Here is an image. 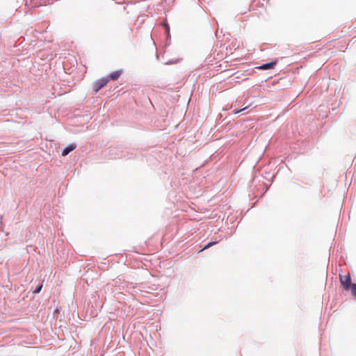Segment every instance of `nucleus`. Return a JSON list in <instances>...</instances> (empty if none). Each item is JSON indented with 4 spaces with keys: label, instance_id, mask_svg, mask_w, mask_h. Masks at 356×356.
Instances as JSON below:
<instances>
[{
    "label": "nucleus",
    "instance_id": "nucleus-3",
    "mask_svg": "<svg viewBox=\"0 0 356 356\" xmlns=\"http://www.w3.org/2000/svg\"><path fill=\"white\" fill-rule=\"evenodd\" d=\"M76 145L75 144H70V145H68L67 147H65L63 152H62V155L63 156H66L70 152H72V150H74L75 148H76Z\"/></svg>",
    "mask_w": 356,
    "mask_h": 356
},
{
    "label": "nucleus",
    "instance_id": "nucleus-8",
    "mask_svg": "<svg viewBox=\"0 0 356 356\" xmlns=\"http://www.w3.org/2000/svg\"><path fill=\"white\" fill-rule=\"evenodd\" d=\"M247 107H245L243 108H241V109H235L234 110V113L235 114H237V113H239L240 112H241L242 111L245 110Z\"/></svg>",
    "mask_w": 356,
    "mask_h": 356
},
{
    "label": "nucleus",
    "instance_id": "nucleus-7",
    "mask_svg": "<svg viewBox=\"0 0 356 356\" xmlns=\"http://www.w3.org/2000/svg\"><path fill=\"white\" fill-rule=\"evenodd\" d=\"M350 290L351 291L352 295L356 298V284H353Z\"/></svg>",
    "mask_w": 356,
    "mask_h": 356
},
{
    "label": "nucleus",
    "instance_id": "nucleus-2",
    "mask_svg": "<svg viewBox=\"0 0 356 356\" xmlns=\"http://www.w3.org/2000/svg\"><path fill=\"white\" fill-rule=\"evenodd\" d=\"M108 81V78H101L99 80H97L94 84H93V90L95 92H97L99 90H101L103 87H104Z\"/></svg>",
    "mask_w": 356,
    "mask_h": 356
},
{
    "label": "nucleus",
    "instance_id": "nucleus-9",
    "mask_svg": "<svg viewBox=\"0 0 356 356\" xmlns=\"http://www.w3.org/2000/svg\"><path fill=\"white\" fill-rule=\"evenodd\" d=\"M42 287V285L40 286L38 288H37L33 292L34 293H39Z\"/></svg>",
    "mask_w": 356,
    "mask_h": 356
},
{
    "label": "nucleus",
    "instance_id": "nucleus-6",
    "mask_svg": "<svg viewBox=\"0 0 356 356\" xmlns=\"http://www.w3.org/2000/svg\"><path fill=\"white\" fill-rule=\"evenodd\" d=\"M218 243V241H212V242H210L209 243H207L204 248L202 250H201V251L204 250H206V249H208L210 247H211L212 245H216Z\"/></svg>",
    "mask_w": 356,
    "mask_h": 356
},
{
    "label": "nucleus",
    "instance_id": "nucleus-4",
    "mask_svg": "<svg viewBox=\"0 0 356 356\" xmlns=\"http://www.w3.org/2000/svg\"><path fill=\"white\" fill-rule=\"evenodd\" d=\"M122 71L121 70L113 72L110 74L109 78L113 81L117 80L120 77V76L122 74Z\"/></svg>",
    "mask_w": 356,
    "mask_h": 356
},
{
    "label": "nucleus",
    "instance_id": "nucleus-1",
    "mask_svg": "<svg viewBox=\"0 0 356 356\" xmlns=\"http://www.w3.org/2000/svg\"><path fill=\"white\" fill-rule=\"evenodd\" d=\"M339 279H340L341 284L342 285L343 289L346 291L350 290V289L353 284L351 282V279H350V275H339Z\"/></svg>",
    "mask_w": 356,
    "mask_h": 356
},
{
    "label": "nucleus",
    "instance_id": "nucleus-5",
    "mask_svg": "<svg viewBox=\"0 0 356 356\" xmlns=\"http://www.w3.org/2000/svg\"><path fill=\"white\" fill-rule=\"evenodd\" d=\"M277 62L275 61V62H271V63H266V64H264L262 65H261L259 68L260 70H268V69H272L273 68V67L276 65Z\"/></svg>",
    "mask_w": 356,
    "mask_h": 356
}]
</instances>
